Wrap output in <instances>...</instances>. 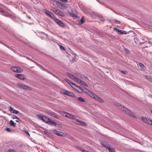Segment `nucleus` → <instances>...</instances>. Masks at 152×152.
I'll return each mask as SVG.
<instances>
[{"instance_id": "nucleus-1", "label": "nucleus", "mask_w": 152, "mask_h": 152, "mask_svg": "<svg viewBox=\"0 0 152 152\" xmlns=\"http://www.w3.org/2000/svg\"><path fill=\"white\" fill-rule=\"evenodd\" d=\"M83 90L85 93L94 99L101 103L104 102V101L102 99L92 91H90L88 89L84 87L83 88Z\"/></svg>"}, {"instance_id": "nucleus-2", "label": "nucleus", "mask_w": 152, "mask_h": 152, "mask_svg": "<svg viewBox=\"0 0 152 152\" xmlns=\"http://www.w3.org/2000/svg\"><path fill=\"white\" fill-rule=\"evenodd\" d=\"M37 116L41 120L49 125L56 126L57 124L55 121L45 116L42 115H37Z\"/></svg>"}, {"instance_id": "nucleus-3", "label": "nucleus", "mask_w": 152, "mask_h": 152, "mask_svg": "<svg viewBox=\"0 0 152 152\" xmlns=\"http://www.w3.org/2000/svg\"><path fill=\"white\" fill-rule=\"evenodd\" d=\"M116 106L119 109L123 112H124L130 116L134 118H136L134 114H132L131 112L128 110L126 108L124 107V106L120 105L119 104H116Z\"/></svg>"}, {"instance_id": "nucleus-4", "label": "nucleus", "mask_w": 152, "mask_h": 152, "mask_svg": "<svg viewBox=\"0 0 152 152\" xmlns=\"http://www.w3.org/2000/svg\"><path fill=\"white\" fill-rule=\"evenodd\" d=\"M56 4L57 7L60 9H66L67 8V6L65 4L59 1H56Z\"/></svg>"}, {"instance_id": "nucleus-5", "label": "nucleus", "mask_w": 152, "mask_h": 152, "mask_svg": "<svg viewBox=\"0 0 152 152\" xmlns=\"http://www.w3.org/2000/svg\"><path fill=\"white\" fill-rule=\"evenodd\" d=\"M17 85L18 86L21 87L23 89H26L29 91H31V88L23 84L18 83L17 84Z\"/></svg>"}, {"instance_id": "nucleus-6", "label": "nucleus", "mask_w": 152, "mask_h": 152, "mask_svg": "<svg viewBox=\"0 0 152 152\" xmlns=\"http://www.w3.org/2000/svg\"><path fill=\"white\" fill-rule=\"evenodd\" d=\"M62 114L64 116L69 118L74 119L75 118L74 115L65 112H63L62 113Z\"/></svg>"}, {"instance_id": "nucleus-7", "label": "nucleus", "mask_w": 152, "mask_h": 152, "mask_svg": "<svg viewBox=\"0 0 152 152\" xmlns=\"http://www.w3.org/2000/svg\"><path fill=\"white\" fill-rule=\"evenodd\" d=\"M46 113L48 115H51L56 118H58V117L56 113L53 112L51 110H48L46 112Z\"/></svg>"}, {"instance_id": "nucleus-8", "label": "nucleus", "mask_w": 152, "mask_h": 152, "mask_svg": "<svg viewBox=\"0 0 152 152\" xmlns=\"http://www.w3.org/2000/svg\"><path fill=\"white\" fill-rule=\"evenodd\" d=\"M11 70L14 72H21L22 70L20 69V68L17 66H13L11 68Z\"/></svg>"}, {"instance_id": "nucleus-9", "label": "nucleus", "mask_w": 152, "mask_h": 152, "mask_svg": "<svg viewBox=\"0 0 152 152\" xmlns=\"http://www.w3.org/2000/svg\"><path fill=\"white\" fill-rule=\"evenodd\" d=\"M142 120L145 123L152 125V120H150L145 117H142Z\"/></svg>"}, {"instance_id": "nucleus-10", "label": "nucleus", "mask_w": 152, "mask_h": 152, "mask_svg": "<svg viewBox=\"0 0 152 152\" xmlns=\"http://www.w3.org/2000/svg\"><path fill=\"white\" fill-rule=\"evenodd\" d=\"M45 13L46 15L49 17L54 19L55 18L54 15L48 10H45Z\"/></svg>"}, {"instance_id": "nucleus-11", "label": "nucleus", "mask_w": 152, "mask_h": 152, "mask_svg": "<svg viewBox=\"0 0 152 152\" xmlns=\"http://www.w3.org/2000/svg\"><path fill=\"white\" fill-rule=\"evenodd\" d=\"M53 11L57 15L62 17H64V14L62 12L59 10L53 8Z\"/></svg>"}, {"instance_id": "nucleus-12", "label": "nucleus", "mask_w": 152, "mask_h": 152, "mask_svg": "<svg viewBox=\"0 0 152 152\" xmlns=\"http://www.w3.org/2000/svg\"><path fill=\"white\" fill-rule=\"evenodd\" d=\"M55 21L61 27H64V24L59 20L56 19L55 18L53 20Z\"/></svg>"}, {"instance_id": "nucleus-13", "label": "nucleus", "mask_w": 152, "mask_h": 152, "mask_svg": "<svg viewBox=\"0 0 152 152\" xmlns=\"http://www.w3.org/2000/svg\"><path fill=\"white\" fill-rule=\"evenodd\" d=\"M15 76L21 80H24L26 78L25 76L21 74H16L15 75Z\"/></svg>"}, {"instance_id": "nucleus-14", "label": "nucleus", "mask_w": 152, "mask_h": 152, "mask_svg": "<svg viewBox=\"0 0 152 152\" xmlns=\"http://www.w3.org/2000/svg\"><path fill=\"white\" fill-rule=\"evenodd\" d=\"M9 111H10L11 113H13L15 114H17L19 113V111L15 110H14L11 106L9 107Z\"/></svg>"}, {"instance_id": "nucleus-15", "label": "nucleus", "mask_w": 152, "mask_h": 152, "mask_svg": "<svg viewBox=\"0 0 152 152\" xmlns=\"http://www.w3.org/2000/svg\"><path fill=\"white\" fill-rule=\"evenodd\" d=\"M75 123L77 124L80 125L82 126H86L87 125L86 123L79 121L77 119L76 120V121H75Z\"/></svg>"}, {"instance_id": "nucleus-16", "label": "nucleus", "mask_w": 152, "mask_h": 152, "mask_svg": "<svg viewBox=\"0 0 152 152\" xmlns=\"http://www.w3.org/2000/svg\"><path fill=\"white\" fill-rule=\"evenodd\" d=\"M64 94L69 96H74V95L73 93L68 91H65V92H64Z\"/></svg>"}, {"instance_id": "nucleus-17", "label": "nucleus", "mask_w": 152, "mask_h": 152, "mask_svg": "<svg viewBox=\"0 0 152 152\" xmlns=\"http://www.w3.org/2000/svg\"><path fill=\"white\" fill-rule=\"evenodd\" d=\"M65 80L71 86H72V87H73V86H72V85H73L74 86V87H75L76 86V85L74 84V83H73L72 82L70 81V80H68L67 79H65Z\"/></svg>"}, {"instance_id": "nucleus-18", "label": "nucleus", "mask_w": 152, "mask_h": 152, "mask_svg": "<svg viewBox=\"0 0 152 152\" xmlns=\"http://www.w3.org/2000/svg\"><path fill=\"white\" fill-rule=\"evenodd\" d=\"M107 148L109 152H115L114 149L109 145L107 146Z\"/></svg>"}, {"instance_id": "nucleus-19", "label": "nucleus", "mask_w": 152, "mask_h": 152, "mask_svg": "<svg viewBox=\"0 0 152 152\" xmlns=\"http://www.w3.org/2000/svg\"><path fill=\"white\" fill-rule=\"evenodd\" d=\"M139 65L140 67V69L142 70H145V67L142 63H139Z\"/></svg>"}, {"instance_id": "nucleus-20", "label": "nucleus", "mask_w": 152, "mask_h": 152, "mask_svg": "<svg viewBox=\"0 0 152 152\" xmlns=\"http://www.w3.org/2000/svg\"><path fill=\"white\" fill-rule=\"evenodd\" d=\"M54 133L56 134L57 135L59 136H62V135L61 134L62 132L60 131H58L56 130H54L53 131Z\"/></svg>"}, {"instance_id": "nucleus-21", "label": "nucleus", "mask_w": 152, "mask_h": 152, "mask_svg": "<svg viewBox=\"0 0 152 152\" xmlns=\"http://www.w3.org/2000/svg\"><path fill=\"white\" fill-rule=\"evenodd\" d=\"M16 123L12 120H10V125L13 127H15L16 126Z\"/></svg>"}, {"instance_id": "nucleus-22", "label": "nucleus", "mask_w": 152, "mask_h": 152, "mask_svg": "<svg viewBox=\"0 0 152 152\" xmlns=\"http://www.w3.org/2000/svg\"><path fill=\"white\" fill-rule=\"evenodd\" d=\"M145 77L146 79H147V80H149V81L152 83V77H150L149 76H148V75H146V76H145Z\"/></svg>"}, {"instance_id": "nucleus-23", "label": "nucleus", "mask_w": 152, "mask_h": 152, "mask_svg": "<svg viewBox=\"0 0 152 152\" xmlns=\"http://www.w3.org/2000/svg\"><path fill=\"white\" fill-rule=\"evenodd\" d=\"M115 29V30L117 32L119 33V34L120 35H121V34H123L124 33L123 32L121 31L120 30L118 29L115 28H113V29Z\"/></svg>"}, {"instance_id": "nucleus-24", "label": "nucleus", "mask_w": 152, "mask_h": 152, "mask_svg": "<svg viewBox=\"0 0 152 152\" xmlns=\"http://www.w3.org/2000/svg\"><path fill=\"white\" fill-rule=\"evenodd\" d=\"M84 22L85 21L84 20V17L83 16H82L80 20V21H79V23L80 24H82L84 23Z\"/></svg>"}, {"instance_id": "nucleus-25", "label": "nucleus", "mask_w": 152, "mask_h": 152, "mask_svg": "<svg viewBox=\"0 0 152 152\" xmlns=\"http://www.w3.org/2000/svg\"><path fill=\"white\" fill-rule=\"evenodd\" d=\"M80 84H81L83 85V86L87 87L88 86V85L87 84L86 82H85L84 81L81 80L80 82Z\"/></svg>"}, {"instance_id": "nucleus-26", "label": "nucleus", "mask_w": 152, "mask_h": 152, "mask_svg": "<svg viewBox=\"0 0 152 152\" xmlns=\"http://www.w3.org/2000/svg\"><path fill=\"white\" fill-rule=\"evenodd\" d=\"M77 99L78 100H79V101H80L81 102H85L84 99H83V98H82V97H77Z\"/></svg>"}, {"instance_id": "nucleus-27", "label": "nucleus", "mask_w": 152, "mask_h": 152, "mask_svg": "<svg viewBox=\"0 0 152 152\" xmlns=\"http://www.w3.org/2000/svg\"><path fill=\"white\" fill-rule=\"evenodd\" d=\"M101 144L104 147L107 148V146L108 145L106 143L104 142H101Z\"/></svg>"}, {"instance_id": "nucleus-28", "label": "nucleus", "mask_w": 152, "mask_h": 152, "mask_svg": "<svg viewBox=\"0 0 152 152\" xmlns=\"http://www.w3.org/2000/svg\"><path fill=\"white\" fill-rule=\"evenodd\" d=\"M69 14L72 16L74 17L75 18H77V16H76L75 14L73 13H70Z\"/></svg>"}, {"instance_id": "nucleus-29", "label": "nucleus", "mask_w": 152, "mask_h": 152, "mask_svg": "<svg viewBox=\"0 0 152 152\" xmlns=\"http://www.w3.org/2000/svg\"><path fill=\"white\" fill-rule=\"evenodd\" d=\"M75 78V80L76 82H78V83H80V82L81 81V80H80L79 78H78L77 77H76V78Z\"/></svg>"}, {"instance_id": "nucleus-30", "label": "nucleus", "mask_w": 152, "mask_h": 152, "mask_svg": "<svg viewBox=\"0 0 152 152\" xmlns=\"http://www.w3.org/2000/svg\"><path fill=\"white\" fill-rule=\"evenodd\" d=\"M78 88H80V90L79 91V90H77L76 89V90L78 92H79L80 93H82L83 92V89H81L80 88V87H78V86H76Z\"/></svg>"}, {"instance_id": "nucleus-31", "label": "nucleus", "mask_w": 152, "mask_h": 152, "mask_svg": "<svg viewBox=\"0 0 152 152\" xmlns=\"http://www.w3.org/2000/svg\"><path fill=\"white\" fill-rule=\"evenodd\" d=\"M7 152H16L14 149H11L7 150Z\"/></svg>"}, {"instance_id": "nucleus-32", "label": "nucleus", "mask_w": 152, "mask_h": 152, "mask_svg": "<svg viewBox=\"0 0 152 152\" xmlns=\"http://www.w3.org/2000/svg\"><path fill=\"white\" fill-rule=\"evenodd\" d=\"M67 75L70 78H72V77H73V75L69 73H67Z\"/></svg>"}, {"instance_id": "nucleus-33", "label": "nucleus", "mask_w": 152, "mask_h": 152, "mask_svg": "<svg viewBox=\"0 0 152 152\" xmlns=\"http://www.w3.org/2000/svg\"><path fill=\"white\" fill-rule=\"evenodd\" d=\"M12 118L13 119H17L18 120H19V118L17 117L16 115H13L12 117Z\"/></svg>"}, {"instance_id": "nucleus-34", "label": "nucleus", "mask_w": 152, "mask_h": 152, "mask_svg": "<svg viewBox=\"0 0 152 152\" xmlns=\"http://www.w3.org/2000/svg\"><path fill=\"white\" fill-rule=\"evenodd\" d=\"M81 151H82L84 152V151H85V150L83 148H81V147H79L78 148Z\"/></svg>"}, {"instance_id": "nucleus-35", "label": "nucleus", "mask_w": 152, "mask_h": 152, "mask_svg": "<svg viewBox=\"0 0 152 152\" xmlns=\"http://www.w3.org/2000/svg\"><path fill=\"white\" fill-rule=\"evenodd\" d=\"M60 48L61 49L64 50H65L64 48L62 45H60Z\"/></svg>"}, {"instance_id": "nucleus-36", "label": "nucleus", "mask_w": 152, "mask_h": 152, "mask_svg": "<svg viewBox=\"0 0 152 152\" xmlns=\"http://www.w3.org/2000/svg\"><path fill=\"white\" fill-rule=\"evenodd\" d=\"M6 130L7 131L9 132H11V130L9 128H6Z\"/></svg>"}, {"instance_id": "nucleus-37", "label": "nucleus", "mask_w": 152, "mask_h": 152, "mask_svg": "<svg viewBox=\"0 0 152 152\" xmlns=\"http://www.w3.org/2000/svg\"><path fill=\"white\" fill-rule=\"evenodd\" d=\"M61 1L64 3H67L68 1L67 0H62Z\"/></svg>"}, {"instance_id": "nucleus-38", "label": "nucleus", "mask_w": 152, "mask_h": 152, "mask_svg": "<svg viewBox=\"0 0 152 152\" xmlns=\"http://www.w3.org/2000/svg\"><path fill=\"white\" fill-rule=\"evenodd\" d=\"M121 72L123 74H126V73L127 72L122 70L121 71Z\"/></svg>"}, {"instance_id": "nucleus-39", "label": "nucleus", "mask_w": 152, "mask_h": 152, "mask_svg": "<svg viewBox=\"0 0 152 152\" xmlns=\"http://www.w3.org/2000/svg\"><path fill=\"white\" fill-rule=\"evenodd\" d=\"M77 77L75 76H74V75H73V77H72V79H73L74 80H75V78L76 77Z\"/></svg>"}, {"instance_id": "nucleus-40", "label": "nucleus", "mask_w": 152, "mask_h": 152, "mask_svg": "<svg viewBox=\"0 0 152 152\" xmlns=\"http://www.w3.org/2000/svg\"><path fill=\"white\" fill-rule=\"evenodd\" d=\"M0 12L2 13H4V11L3 10H2V9H1L0 10Z\"/></svg>"}, {"instance_id": "nucleus-41", "label": "nucleus", "mask_w": 152, "mask_h": 152, "mask_svg": "<svg viewBox=\"0 0 152 152\" xmlns=\"http://www.w3.org/2000/svg\"><path fill=\"white\" fill-rule=\"evenodd\" d=\"M115 22L117 23H120V22L119 21H118V20H115Z\"/></svg>"}, {"instance_id": "nucleus-42", "label": "nucleus", "mask_w": 152, "mask_h": 152, "mask_svg": "<svg viewBox=\"0 0 152 152\" xmlns=\"http://www.w3.org/2000/svg\"><path fill=\"white\" fill-rule=\"evenodd\" d=\"M25 131V132H26V133L29 136H30V134H29V133L28 132H26V131Z\"/></svg>"}, {"instance_id": "nucleus-43", "label": "nucleus", "mask_w": 152, "mask_h": 152, "mask_svg": "<svg viewBox=\"0 0 152 152\" xmlns=\"http://www.w3.org/2000/svg\"><path fill=\"white\" fill-rule=\"evenodd\" d=\"M123 32L124 33L123 34H126V32L125 31H123Z\"/></svg>"}, {"instance_id": "nucleus-44", "label": "nucleus", "mask_w": 152, "mask_h": 152, "mask_svg": "<svg viewBox=\"0 0 152 152\" xmlns=\"http://www.w3.org/2000/svg\"><path fill=\"white\" fill-rule=\"evenodd\" d=\"M15 121L17 122H18V123H19V121L18 120H16Z\"/></svg>"}, {"instance_id": "nucleus-45", "label": "nucleus", "mask_w": 152, "mask_h": 152, "mask_svg": "<svg viewBox=\"0 0 152 152\" xmlns=\"http://www.w3.org/2000/svg\"><path fill=\"white\" fill-rule=\"evenodd\" d=\"M84 152H89L88 151H87L85 150V151H84Z\"/></svg>"}, {"instance_id": "nucleus-46", "label": "nucleus", "mask_w": 152, "mask_h": 152, "mask_svg": "<svg viewBox=\"0 0 152 152\" xmlns=\"http://www.w3.org/2000/svg\"><path fill=\"white\" fill-rule=\"evenodd\" d=\"M97 1H98L99 3H100V2L98 0H96Z\"/></svg>"}, {"instance_id": "nucleus-47", "label": "nucleus", "mask_w": 152, "mask_h": 152, "mask_svg": "<svg viewBox=\"0 0 152 152\" xmlns=\"http://www.w3.org/2000/svg\"><path fill=\"white\" fill-rule=\"evenodd\" d=\"M127 52H129V50H127Z\"/></svg>"}, {"instance_id": "nucleus-48", "label": "nucleus", "mask_w": 152, "mask_h": 152, "mask_svg": "<svg viewBox=\"0 0 152 152\" xmlns=\"http://www.w3.org/2000/svg\"><path fill=\"white\" fill-rule=\"evenodd\" d=\"M151 113H152V110H151Z\"/></svg>"}, {"instance_id": "nucleus-49", "label": "nucleus", "mask_w": 152, "mask_h": 152, "mask_svg": "<svg viewBox=\"0 0 152 152\" xmlns=\"http://www.w3.org/2000/svg\"><path fill=\"white\" fill-rule=\"evenodd\" d=\"M126 53H128V52H127V51H126Z\"/></svg>"}, {"instance_id": "nucleus-50", "label": "nucleus", "mask_w": 152, "mask_h": 152, "mask_svg": "<svg viewBox=\"0 0 152 152\" xmlns=\"http://www.w3.org/2000/svg\"><path fill=\"white\" fill-rule=\"evenodd\" d=\"M61 1L62 0H60Z\"/></svg>"}]
</instances>
